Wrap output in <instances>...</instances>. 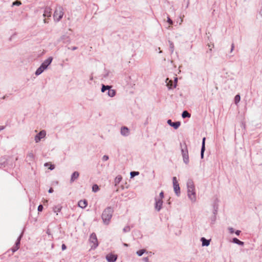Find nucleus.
<instances>
[{"label": "nucleus", "instance_id": "603ef678", "mask_svg": "<svg viewBox=\"0 0 262 262\" xmlns=\"http://www.w3.org/2000/svg\"><path fill=\"white\" fill-rule=\"evenodd\" d=\"M217 210L213 209V214L214 215H216V214H217Z\"/></svg>", "mask_w": 262, "mask_h": 262}, {"label": "nucleus", "instance_id": "49530a36", "mask_svg": "<svg viewBox=\"0 0 262 262\" xmlns=\"http://www.w3.org/2000/svg\"><path fill=\"white\" fill-rule=\"evenodd\" d=\"M234 232L236 235L238 236V235H239L240 233H241V231L237 230L235 231Z\"/></svg>", "mask_w": 262, "mask_h": 262}, {"label": "nucleus", "instance_id": "9d476101", "mask_svg": "<svg viewBox=\"0 0 262 262\" xmlns=\"http://www.w3.org/2000/svg\"><path fill=\"white\" fill-rule=\"evenodd\" d=\"M167 124L172 127L174 129H178L181 125V122L180 121H176V122H172L171 119H168L167 121Z\"/></svg>", "mask_w": 262, "mask_h": 262}, {"label": "nucleus", "instance_id": "20e7f679", "mask_svg": "<svg viewBox=\"0 0 262 262\" xmlns=\"http://www.w3.org/2000/svg\"><path fill=\"white\" fill-rule=\"evenodd\" d=\"M112 86L108 85L101 84V91L104 93L107 91V94L110 97H114L116 94V91L115 90L112 89Z\"/></svg>", "mask_w": 262, "mask_h": 262}, {"label": "nucleus", "instance_id": "f257e3e1", "mask_svg": "<svg viewBox=\"0 0 262 262\" xmlns=\"http://www.w3.org/2000/svg\"><path fill=\"white\" fill-rule=\"evenodd\" d=\"M114 212V209L112 207H106L103 211L101 218L103 222L105 225H108L112 217L113 213Z\"/></svg>", "mask_w": 262, "mask_h": 262}, {"label": "nucleus", "instance_id": "bf43d9fd", "mask_svg": "<svg viewBox=\"0 0 262 262\" xmlns=\"http://www.w3.org/2000/svg\"><path fill=\"white\" fill-rule=\"evenodd\" d=\"M7 97H8V96H7V95H5V96H4L3 97V98H3V99H5Z\"/></svg>", "mask_w": 262, "mask_h": 262}, {"label": "nucleus", "instance_id": "4c0bfd02", "mask_svg": "<svg viewBox=\"0 0 262 262\" xmlns=\"http://www.w3.org/2000/svg\"><path fill=\"white\" fill-rule=\"evenodd\" d=\"M216 220V215H213L211 217V224H213Z\"/></svg>", "mask_w": 262, "mask_h": 262}, {"label": "nucleus", "instance_id": "3c124183", "mask_svg": "<svg viewBox=\"0 0 262 262\" xmlns=\"http://www.w3.org/2000/svg\"><path fill=\"white\" fill-rule=\"evenodd\" d=\"M169 84L170 85H173V82L170 80L169 81V82L168 83H167V86H168V85Z\"/></svg>", "mask_w": 262, "mask_h": 262}, {"label": "nucleus", "instance_id": "0eeeda50", "mask_svg": "<svg viewBox=\"0 0 262 262\" xmlns=\"http://www.w3.org/2000/svg\"><path fill=\"white\" fill-rule=\"evenodd\" d=\"M89 241L90 243L93 244V245L92 246V249H95L98 246V242L96 234L95 233H92L90 236Z\"/></svg>", "mask_w": 262, "mask_h": 262}, {"label": "nucleus", "instance_id": "7ed1b4c3", "mask_svg": "<svg viewBox=\"0 0 262 262\" xmlns=\"http://www.w3.org/2000/svg\"><path fill=\"white\" fill-rule=\"evenodd\" d=\"M180 147L183 162L186 164H187L189 162V160L187 146L185 141L183 143H180Z\"/></svg>", "mask_w": 262, "mask_h": 262}, {"label": "nucleus", "instance_id": "13d9d810", "mask_svg": "<svg viewBox=\"0 0 262 262\" xmlns=\"http://www.w3.org/2000/svg\"><path fill=\"white\" fill-rule=\"evenodd\" d=\"M189 0H188V1H187V3L186 8H188V6H189Z\"/></svg>", "mask_w": 262, "mask_h": 262}, {"label": "nucleus", "instance_id": "c85d7f7f", "mask_svg": "<svg viewBox=\"0 0 262 262\" xmlns=\"http://www.w3.org/2000/svg\"><path fill=\"white\" fill-rule=\"evenodd\" d=\"M241 100V96L239 94L236 95L234 97V102L235 104H237Z\"/></svg>", "mask_w": 262, "mask_h": 262}, {"label": "nucleus", "instance_id": "1a4fd4ad", "mask_svg": "<svg viewBox=\"0 0 262 262\" xmlns=\"http://www.w3.org/2000/svg\"><path fill=\"white\" fill-rule=\"evenodd\" d=\"M46 135V132L45 130L40 131L35 137V141L36 143H38L41 139L45 137Z\"/></svg>", "mask_w": 262, "mask_h": 262}, {"label": "nucleus", "instance_id": "680f3d73", "mask_svg": "<svg viewBox=\"0 0 262 262\" xmlns=\"http://www.w3.org/2000/svg\"><path fill=\"white\" fill-rule=\"evenodd\" d=\"M13 35L11 36L10 38H9V40L11 41L12 40V38L13 37Z\"/></svg>", "mask_w": 262, "mask_h": 262}, {"label": "nucleus", "instance_id": "a211bd4d", "mask_svg": "<svg viewBox=\"0 0 262 262\" xmlns=\"http://www.w3.org/2000/svg\"><path fill=\"white\" fill-rule=\"evenodd\" d=\"M79 176V173L78 171H74L71 175L70 182H73L75 180L78 179Z\"/></svg>", "mask_w": 262, "mask_h": 262}, {"label": "nucleus", "instance_id": "864d4df0", "mask_svg": "<svg viewBox=\"0 0 262 262\" xmlns=\"http://www.w3.org/2000/svg\"><path fill=\"white\" fill-rule=\"evenodd\" d=\"M69 49H71L72 50L74 51V50H75L77 49V47H73L72 48H69Z\"/></svg>", "mask_w": 262, "mask_h": 262}, {"label": "nucleus", "instance_id": "4d7b16f0", "mask_svg": "<svg viewBox=\"0 0 262 262\" xmlns=\"http://www.w3.org/2000/svg\"><path fill=\"white\" fill-rule=\"evenodd\" d=\"M90 80H93V76L92 75L90 76Z\"/></svg>", "mask_w": 262, "mask_h": 262}, {"label": "nucleus", "instance_id": "4468645a", "mask_svg": "<svg viewBox=\"0 0 262 262\" xmlns=\"http://www.w3.org/2000/svg\"><path fill=\"white\" fill-rule=\"evenodd\" d=\"M121 134L123 136H128L129 134V130L126 126H122L121 128Z\"/></svg>", "mask_w": 262, "mask_h": 262}, {"label": "nucleus", "instance_id": "de8ad7c7", "mask_svg": "<svg viewBox=\"0 0 262 262\" xmlns=\"http://www.w3.org/2000/svg\"><path fill=\"white\" fill-rule=\"evenodd\" d=\"M143 260L145 262H149V259L148 257H144Z\"/></svg>", "mask_w": 262, "mask_h": 262}, {"label": "nucleus", "instance_id": "6ab92c4d", "mask_svg": "<svg viewBox=\"0 0 262 262\" xmlns=\"http://www.w3.org/2000/svg\"><path fill=\"white\" fill-rule=\"evenodd\" d=\"M231 242L233 243H234V244H237L239 246H244V242L239 240L236 237H234L232 239V241Z\"/></svg>", "mask_w": 262, "mask_h": 262}, {"label": "nucleus", "instance_id": "f03ea898", "mask_svg": "<svg viewBox=\"0 0 262 262\" xmlns=\"http://www.w3.org/2000/svg\"><path fill=\"white\" fill-rule=\"evenodd\" d=\"M52 60V57L50 56L48 57L41 64L40 67L37 68L35 71V74L36 76L40 75L45 70L48 68V66L51 64Z\"/></svg>", "mask_w": 262, "mask_h": 262}, {"label": "nucleus", "instance_id": "cd10ccee", "mask_svg": "<svg viewBox=\"0 0 262 262\" xmlns=\"http://www.w3.org/2000/svg\"><path fill=\"white\" fill-rule=\"evenodd\" d=\"M99 190V187L97 184H94L92 186V191L94 192H97Z\"/></svg>", "mask_w": 262, "mask_h": 262}, {"label": "nucleus", "instance_id": "f704fd0d", "mask_svg": "<svg viewBox=\"0 0 262 262\" xmlns=\"http://www.w3.org/2000/svg\"><path fill=\"white\" fill-rule=\"evenodd\" d=\"M159 197L160 198H158V199H161L163 200V199L164 198V192L163 191H162L160 194H159Z\"/></svg>", "mask_w": 262, "mask_h": 262}, {"label": "nucleus", "instance_id": "0e129e2a", "mask_svg": "<svg viewBox=\"0 0 262 262\" xmlns=\"http://www.w3.org/2000/svg\"><path fill=\"white\" fill-rule=\"evenodd\" d=\"M44 22H45V23H47V20H46V19H44Z\"/></svg>", "mask_w": 262, "mask_h": 262}, {"label": "nucleus", "instance_id": "a19ab883", "mask_svg": "<svg viewBox=\"0 0 262 262\" xmlns=\"http://www.w3.org/2000/svg\"><path fill=\"white\" fill-rule=\"evenodd\" d=\"M55 168V165L54 164H50V167H49V169L51 170H53Z\"/></svg>", "mask_w": 262, "mask_h": 262}, {"label": "nucleus", "instance_id": "393cba45", "mask_svg": "<svg viewBox=\"0 0 262 262\" xmlns=\"http://www.w3.org/2000/svg\"><path fill=\"white\" fill-rule=\"evenodd\" d=\"M27 158H28L29 161H32L34 159V155L32 152H30L28 154Z\"/></svg>", "mask_w": 262, "mask_h": 262}, {"label": "nucleus", "instance_id": "ea45409f", "mask_svg": "<svg viewBox=\"0 0 262 262\" xmlns=\"http://www.w3.org/2000/svg\"><path fill=\"white\" fill-rule=\"evenodd\" d=\"M213 209L218 210V205L216 203H214L213 205Z\"/></svg>", "mask_w": 262, "mask_h": 262}, {"label": "nucleus", "instance_id": "4be33fe9", "mask_svg": "<svg viewBox=\"0 0 262 262\" xmlns=\"http://www.w3.org/2000/svg\"><path fill=\"white\" fill-rule=\"evenodd\" d=\"M177 81H178V78L177 77H175L174 78V82H173V85H170L169 84L168 85V89H173L175 88H176L177 86Z\"/></svg>", "mask_w": 262, "mask_h": 262}, {"label": "nucleus", "instance_id": "6e6552de", "mask_svg": "<svg viewBox=\"0 0 262 262\" xmlns=\"http://www.w3.org/2000/svg\"><path fill=\"white\" fill-rule=\"evenodd\" d=\"M155 208L157 211H160L162 208L163 201L161 199H158L157 196L155 198Z\"/></svg>", "mask_w": 262, "mask_h": 262}, {"label": "nucleus", "instance_id": "e433bc0d", "mask_svg": "<svg viewBox=\"0 0 262 262\" xmlns=\"http://www.w3.org/2000/svg\"><path fill=\"white\" fill-rule=\"evenodd\" d=\"M43 209V207L42 205L40 204L38 206V212H41L42 211Z\"/></svg>", "mask_w": 262, "mask_h": 262}, {"label": "nucleus", "instance_id": "f8f14e48", "mask_svg": "<svg viewBox=\"0 0 262 262\" xmlns=\"http://www.w3.org/2000/svg\"><path fill=\"white\" fill-rule=\"evenodd\" d=\"M187 191L189 193L190 191L195 189L194 185L191 179H189L187 182Z\"/></svg>", "mask_w": 262, "mask_h": 262}, {"label": "nucleus", "instance_id": "b1692460", "mask_svg": "<svg viewBox=\"0 0 262 262\" xmlns=\"http://www.w3.org/2000/svg\"><path fill=\"white\" fill-rule=\"evenodd\" d=\"M168 42H169V49H170L171 54H172L173 52V51H174V44L170 40H169Z\"/></svg>", "mask_w": 262, "mask_h": 262}, {"label": "nucleus", "instance_id": "58836bf2", "mask_svg": "<svg viewBox=\"0 0 262 262\" xmlns=\"http://www.w3.org/2000/svg\"><path fill=\"white\" fill-rule=\"evenodd\" d=\"M109 159V157L107 155H104L102 157V160L103 161H106L107 160H108Z\"/></svg>", "mask_w": 262, "mask_h": 262}, {"label": "nucleus", "instance_id": "09e8293b", "mask_svg": "<svg viewBox=\"0 0 262 262\" xmlns=\"http://www.w3.org/2000/svg\"><path fill=\"white\" fill-rule=\"evenodd\" d=\"M234 45L233 43H232L231 45V47L230 52H232L233 51V50H234Z\"/></svg>", "mask_w": 262, "mask_h": 262}, {"label": "nucleus", "instance_id": "f3484780", "mask_svg": "<svg viewBox=\"0 0 262 262\" xmlns=\"http://www.w3.org/2000/svg\"><path fill=\"white\" fill-rule=\"evenodd\" d=\"M78 205L79 207L85 208L88 205V201L85 199L80 200L78 202Z\"/></svg>", "mask_w": 262, "mask_h": 262}, {"label": "nucleus", "instance_id": "7c9ffc66", "mask_svg": "<svg viewBox=\"0 0 262 262\" xmlns=\"http://www.w3.org/2000/svg\"><path fill=\"white\" fill-rule=\"evenodd\" d=\"M205 151V148H201V158L202 159H203L204 158Z\"/></svg>", "mask_w": 262, "mask_h": 262}, {"label": "nucleus", "instance_id": "dca6fc26", "mask_svg": "<svg viewBox=\"0 0 262 262\" xmlns=\"http://www.w3.org/2000/svg\"><path fill=\"white\" fill-rule=\"evenodd\" d=\"M200 241L202 242V246L207 247L210 245L211 239H207L206 238L202 237L201 238Z\"/></svg>", "mask_w": 262, "mask_h": 262}, {"label": "nucleus", "instance_id": "5fc2aeb1", "mask_svg": "<svg viewBox=\"0 0 262 262\" xmlns=\"http://www.w3.org/2000/svg\"><path fill=\"white\" fill-rule=\"evenodd\" d=\"M5 128V126H0V131L4 130Z\"/></svg>", "mask_w": 262, "mask_h": 262}, {"label": "nucleus", "instance_id": "423d86ee", "mask_svg": "<svg viewBox=\"0 0 262 262\" xmlns=\"http://www.w3.org/2000/svg\"><path fill=\"white\" fill-rule=\"evenodd\" d=\"M172 182H173V186L174 191L176 194L179 196L180 195V187L179 186V184L177 180V178L176 177H173L172 178Z\"/></svg>", "mask_w": 262, "mask_h": 262}, {"label": "nucleus", "instance_id": "9b49d317", "mask_svg": "<svg viewBox=\"0 0 262 262\" xmlns=\"http://www.w3.org/2000/svg\"><path fill=\"white\" fill-rule=\"evenodd\" d=\"M106 259L108 262H115L117 259V255L113 253H109L106 255Z\"/></svg>", "mask_w": 262, "mask_h": 262}, {"label": "nucleus", "instance_id": "a878e982", "mask_svg": "<svg viewBox=\"0 0 262 262\" xmlns=\"http://www.w3.org/2000/svg\"><path fill=\"white\" fill-rule=\"evenodd\" d=\"M61 208H62V207L61 206L58 205V206H55L53 208V211L54 212L57 213L58 212H59L61 211Z\"/></svg>", "mask_w": 262, "mask_h": 262}, {"label": "nucleus", "instance_id": "69168bd1", "mask_svg": "<svg viewBox=\"0 0 262 262\" xmlns=\"http://www.w3.org/2000/svg\"><path fill=\"white\" fill-rule=\"evenodd\" d=\"M124 245H125V246H127V244H124Z\"/></svg>", "mask_w": 262, "mask_h": 262}, {"label": "nucleus", "instance_id": "e2e57ef3", "mask_svg": "<svg viewBox=\"0 0 262 262\" xmlns=\"http://www.w3.org/2000/svg\"><path fill=\"white\" fill-rule=\"evenodd\" d=\"M167 203H168V204H170V202L169 201V200H168V201Z\"/></svg>", "mask_w": 262, "mask_h": 262}, {"label": "nucleus", "instance_id": "412c9836", "mask_svg": "<svg viewBox=\"0 0 262 262\" xmlns=\"http://www.w3.org/2000/svg\"><path fill=\"white\" fill-rule=\"evenodd\" d=\"M190 117L191 114L187 111H184L182 113V117L184 119L186 118H190Z\"/></svg>", "mask_w": 262, "mask_h": 262}, {"label": "nucleus", "instance_id": "39448f33", "mask_svg": "<svg viewBox=\"0 0 262 262\" xmlns=\"http://www.w3.org/2000/svg\"><path fill=\"white\" fill-rule=\"evenodd\" d=\"M63 15V8L60 6L56 8L54 13L53 17L55 20L59 21L62 18Z\"/></svg>", "mask_w": 262, "mask_h": 262}, {"label": "nucleus", "instance_id": "5701e85b", "mask_svg": "<svg viewBox=\"0 0 262 262\" xmlns=\"http://www.w3.org/2000/svg\"><path fill=\"white\" fill-rule=\"evenodd\" d=\"M145 252L147 253V251L144 249H142L137 251L136 253L139 256H141Z\"/></svg>", "mask_w": 262, "mask_h": 262}, {"label": "nucleus", "instance_id": "a18cd8bd", "mask_svg": "<svg viewBox=\"0 0 262 262\" xmlns=\"http://www.w3.org/2000/svg\"><path fill=\"white\" fill-rule=\"evenodd\" d=\"M229 230L230 233H233L234 232V229L232 227L229 228Z\"/></svg>", "mask_w": 262, "mask_h": 262}, {"label": "nucleus", "instance_id": "ddd939ff", "mask_svg": "<svg viewBox=\"0 0 262 262\" xmlns=\"http://www.w3.org/2000/svg\"><path fill=\"white\" fill-rule=\"evenodd\" d=\"M187 195L189 199L192 202H195L196 201V193L195 192V189L192 190V191H190L189 193L188 191H187Z\"/></svg>", "mask_w": 262, "mask_h": 262}, {"label": "nucleus", "instance_id": "c756f323", "mask_svg": "<svg viewBox=\"0 0 262 262\" xmlns=\"http://www.w3.org/2000/svg\"><path fill=\"white\" fill-rule=\"evenodd\" d=\"M21 5V2L19 0H16L13 2L12 6H19Z\"/></svg>", "mask_w": 262, "mask_h": 262}, {"label": "nucleus", "instance_id": "72a5a7b5", "mask_svg": "<svg viewBox=\"0 0 262 262\" xmlns=\"http://www.w3.org/2000/svg\"><path fill=\"white\" fill-rule=\"evenodd\" d=\"M205 141H206V138L204 137L202 139L201 148H205Z\"/></svg>", "mask_w": 262, "mask_h": 262}, {"label": "nucleus", "instance_id": "2f4dec72", "mask_svg": "<svg viewBox=\"0 0 262 262\" xmlns=\"http://www.w3.org/2000/svg\"><path fill=\"white\" fill-rule=\"evenodd\" d=\"M130 230V228L129 226H126L123 229V231L124 232H129Z\"/></svg>", "mask_w": 262, "mask_h": 262}, {"label": "nucleus", "instance_id": "aec40b11", "mask_svg": "<svg viewBox=\"0 0 262 262\" xmlns=\"http://www.w3.org/2000/svg\"><path fill=\"white\" fill-rule=\"evenodd\" d=\"M122 180V177L121 175L117 176L116 177V178L115 179V181H114L115 186H117L118 184H119Z\"/></svg>", "mask_w": 262, "mask_h": 262}, {"label": "nucleus", "instance_id": "37998d69", "mask_svg": "<svg viewBox=\"0 0 262 262\" xmlns=\"http://www.w3.org/2000/svg\"><path fill=\"white\" fill-rule=\"evenodd\" d=\"M20 244V242L16 240V241L15 242V245L19 247Z\"/></svg>", "mask_w": 262, "mask_h": 262}, {"label": "nucleus", "instance_id": "c9c22d12", "mask_svg": "<svg viewBox=\"0 0 262 262\" xmlns=\"http://www.w3.org/2000/svg\"><path fill=\"white\" fill-rule=\"evenodd\" d=\"M167 21L168 22V23L169 25H173V21L169 16L167 17Z\"/></svg>", "mask_w": 262, "mask_h": 262}, {"label": "nucleus", "instance_id": "bb28decb", "mask_svg": "<svg viewBox=\"0 0 262 262\" xmlns=\"http://www.w3.org/2000/svg\"><path fill=\"white\" fill-rule=\"evenodd\" d=\"M139 174V171H132L130 172V178H133L135 176H138Z\"/></svg>", "mask_w": 262, "mask_h": 262}, {"label": "nucleus", "instance_id": "473e14b6", "mask_svg": "<svg viewBox=\"0 0 262 262\" xmlns=\"http://www.w3.org/2000/svg\"><path fill=\"white\" fill-rule=\"evenodd\" d=\"M19 247H18V246L14 245L11 248V250L12 251V252L14 253V252H16L19 249Z\"/></svg>", "mask_w": 262, "mask_h": 262}, {"label": "nucleus", "instance_id": "2eb2a0df", "mask_svg": "<svg viewBox=\"0 0 262 262\" xmlns=\"http://www.w3.org/2000/svg\"><path fill=\"white\" fill-rule=\"evenodd\" d=\"M51 10H52V9L50 7H46L44 10L43 14V17H50L51 15V13H52Z\"/></svg>", "mask_w": 262, "mask_h": 262}, {"label": "nucleus", "instance_id": "c03bdc74", "mask_svg": "<svg viewBox=\"0 0 262 262\" xmlns=\"http://www.w3.org/2000/svg\"><path fill=\"white\" fill-rule=\"evenodd\" d=\"M23 236V233H21L20 234V235L18 237V238H17V241H20V242L21 239V238H22Z\"/></svg>", "mask_w": 262, "mask_h": 262}, {"label": "nucleus", "instance_id": "6e6d98bb", "mask_svg": "<svg viewBox=\"0 0 262 262\" xmlns=\"http://www.w3.org/2000/svg\"><path fill=\"white\" fill-rule=\"evenodd\" d=\"M46 233L48 234V235H50L51 234L50 230L49 229H47V230L46 231Z\"/></svg>", "mask_w": 262, "mask_h": 262}, {"label": "nucleus", "instance_id": "052dcab7", "mask_svg": "<svg viewBox=\"0 0 262 262\" xmlns=\"http://www.w3.org/2000/svg\"><path fill=\"white\" fill-rule=\"evenodd\" d=\"M49 164L48 163H46L45 164V166H47Z\"/></svg>", "mask_w": 262, "mask_h": 262}, {"label": "nucleus", "instance_id": "8fccbe9b", "mask_svg": "<svg viewBox=\"0 0 262 262\" xmlns=\"http://www.w3.org/2000/svg\"><path fill=\"white\" fill-rule=\"evenodd\" d=\"M54 191L53 188L52 187L50 188V189L48 190L49 193H52Z\"/></svg>", "mask_w": 262, "mask_h": 262}, {"label": "nucleus", "instance_id": "79ce46f5", "mask_svg": "<svg viewBox=\"0 0 262 262\" xmlns=\"http://www.w3.org/2000/svg\"><path fill=\"white\" fill-rule=\"evenodd\" d=\"M67 249V246L64 244H62L61 245V249L62 251L65 250Z\"/></svg>", "mask_w": 262, "mask_h": 262}]
</instances>
